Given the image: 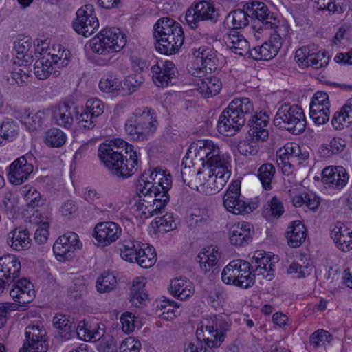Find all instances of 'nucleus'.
I'll list each match as a JSON object with an SVG mask.
<instances>
[{"label": "nucleus", "instance_id": "1", "mask_svg": "<svg viewBox=\"0 0 352 352\" xmlns=\"http://www.w3.org/2000/svg\"><path fill=\"white\" fill-rule=\"evenodd\" d=\"M98 151L101 162L115 177L126 179L138 170V154L134 147L122 139L106 140Z\"/></svg>", "mask_w": 352, "mask_h": 352}, {"label": "nucleus", "instance_id": "2", "mask_svg": "<svg viewBox=\"0 0 352 352\" xmlns=\"http://www.w3.org/2000/svg\"><path fill=\"white\" fill-rule=\"evenodd\" d=\"M21 268V263L14 255L0 257V294L12 285L9 292L10 296L16 302L23 305L33 300L34 291L27 278L19 279Z\"/></svg>", "mask_w": 352, "mask_h": 352}, {"label": "nucleus", "instance_id": "3", "mask_svg": "<svg viewBox=\"0 0 352 352\" xmlns=\"http://www.w3.org/2000/svg\"><path fill=\"white\" fill-rule=\"evenodd\" d=\"M158 125L156 113L149 107L137 108L124 124L125 131L133 140L144 141L156 131Z\"/></svg>", "mask_w": 352, "mask_h": 352}, {"label": "nucleus", "instance_id": "4", "mask_svg": "<svg viewBox=\"0 0 352 352\" xmlns=\"http://www.w3.org/2000/svg\"><path fill=\"white\" fill-rule=\"evenodd\" d=\"M149 178L153 181L157 179V184L153 192V204L149 202L142 212V215L146 218L162 212L170 201L168 192L172 186L171 175L160 168H155L149 174Z\"/></svg>", "mask_w": 352, "mask_h": 352}, {"label": "nucleus", "instance_id": "5", "mask_svg": "<svg viewBox=\"0 0 352 352\" xmlns=\"http://www.w3.org/2000/svg\"><path fill=\"white\" fill-rule=\"evenodd\" d=\"M274 124L280 129L298 135L305 130V116L299 106L285 103L278 108L274 118Z\"/></svg>", "mask_w": 352, "mask_h": 352}, {"label": "nucleus", "instance_id": "6", "mask_svg": "<svg viewBox=\"0 0 352 352\" xmlns=\"http://www.w3.org/2000/svg\"><path fill=\"white\" fill-rule=\"evenodd\" d=\"M126 43V35L117 28L104 29L89 41L92 51L99 54L119 52Z\"/></svg>", "mask_w": 352, "mask_h": 352}, {"label": "nucleus", "instance_id": "7", "mask_svg": "<svg viewBox=\"0 0 352 352\" xmlns=\"http://www.w3.org/2000/svg\"><path fill=\"white\" fill-rule=\"evenodd\" d=\"M221 279L226 284L244 289L254 284L250 262L241 259L234 260L227 265L222 271Z\"/></svg>", "mask_w": 352, "mask_h": 352}, {"label": "nucleus", "instance_id": "8", "mask_svg": "<svg viewBox=\"0 0 352 352\" xmlns=\"http://www.w3.org/2000/svg\"><path fill=\"white\" fill-rule=\"evenodd\" d=\"M232 322L226 315H215L211 320V324L205 327L206 335L204 338L205 344L209 348L219 347L225 340L227 332L230 331Z\"/></svg>", "mask_w": 352, "mask_h": 352}, {"label": "nucleus", "instance_id": "9", "mask_svg": "<svg viewBox=\"0 0 352 352\" xmlns=\"http://www.w3.org/2000/svg\"><path fill=\"white\" fill-rule=\"evenodd\" d=\"M25 340L19 352H47L49 340L43 325L30 324L25 330Z\"/></svg>", "mask_w": 352, "mask_h": 352}, {"label": "nucleus", "instance_id": "10", "mask_svg": "<svg viewBox=\"0 0 352 352\" xmlns=\"http://www.w3.org/2000/svg\"><path fill=\"white\" fill-rule=\"evenodd\" d=\"M87 102L85 104L86 109H82L81 112L78 111L77 107H74L72 109V107L66 102L59 104L54 112V118L56 123L64 128H70L74 122L73 113H74L76 120H78V125L79 130L85 131L87 129L86 122L87 120L84 118V116H87Z\"/></svg>", "mask_w": 352, "mask_h": 352}, {"label": "nucleus", "instance_id": "11", "mask_svg": "<svg viewBox=\"0 0 352 352\" xmlns=\"http://www.w3.org/2000/svg\"><path fill=\"white\" fill-rule=\"evenodd\" d=\"M122 233V228L116 222H99L95 226L92 232L93 243L99 248H104L115 243Z\"/></svg>", "mask_w": 352, "mask_h": 352}, {"label": "nucleus", "instance_id": "12", "mask_svg": "<svg viewBox=\"0 0 352 352\" xmlns=\"http://www.w3.org/2000/svg\"><path fill=\"white\" fill-rule=\"evenodd\" d=\"M219 14L214 4L209 1L198 2L193 8L186 11L185 19L189 27L195 29L199 27V22L210 21L216 23Z\"/></svg>", "mask_w": 352, "mask_h": 352}, {"label": "nucleus", "instance_id": "13", "mask_svg": "<svg viewBox=\"0 0 352 352\" xmlns=\"http://www.w3.org/2000/svg\"><path fill=\"white\" fill-rule=\"evenodd\" d=\"M248 10V15L252 20L257 21L261 23L259 30H276L278 28L279 21L274 16L263 2L252 1L245 6ZM277 32L276 30H275Z\"/></svg>", "mask_w": 352, "mask_h": 352}, {"label": "nucleus", "instance_id": "14", "mask_svg": "<svg viewBox=\"0 0 352 352\" xmlns=\"http://www.w3.org/2000/svg\"><path fill=\"white\" fill-rule=\"evenodd\" d=\"M269 116L265 112H256L247 121L248 134L252 141L264 142L269 138Z\"/></svg>", "mask_w": 352, "mask_h": 352}, {"label": "nucleus", "instance_id": "15", "mask_svg": "<svg viewBox=\"0 0 352 352\" xmlns=\"http://www.w3.org/2000/svg\"><path fill=\"white\" fill-rule=\"evenodd\" d=\"M32 155L21 156L14 160L9 167L8 177L14 185H20L25 182L33 172Z\"/></svg>", "mask_w": 352, "mask_h": 352}, {"label": "nucleus", "instance_id": "16", "mask_svg": "<svg viewBox=\"0 0 352 352\" xmlns=\"http://www.w3.org/2000/svg\"><path fill=\"white\" fill-rule=\"evenodd\" d=\"M245 123V118L240 117L227 107L221 113L217 127L221 134L231 136L238 133Z\"/></svg>", "mask_w": 352, "mask_h": 352}, {"label": "nucleus", "instance_id": "17", "mask_svg": "<svg viewBox=\"0 0 352 352\" xmlns=\"http://www.w3.org/2000/svg\"><path fill=\"white\" fill-rule=\"evenodd\" d=\"M349 182V174L342 166H329L322 171V182L327 187L341 189Z\"/></svg>", "mask_w": 352, "mask_h": 352}, {"label": "nucleus", "instance_id": "18", "mask_svg": "<svg viewBox=\"0 0 352 352\" xmlns=\"http://www.w3.org/2000/svg\"><path fill=\"white\" fill-rule=\"evenodd\" d=\"M158 63L152 66L153 80L157 87H164L173 84L172 80L178 74V70L175 64L170 60Z\"/></svg>", "mask_w": 352, "mask_h": 352}, {"label": "nucleus", "instance_id": "19", "mask_svg": "<svg viewBox=\"0 0 352 352\" xmlns=\"http://www.w3.org/2000/svg\"><path fill=\"white\" fill-rule=\"evenodd\" d=\"M283 39L275 34L260 46L251 50L250 57L255 60H270L273 58L282 47Z\"/></svg>", "mask_w": 352, "mask_h": 352}, {"label": "nucleus", "instance_id": "20", "mask_svg": "<svg viewBox=\"0 0 352 352\" xmlns=\"http://www.w3.org/2000/svg\"><path fill=\"white\" fill-rule=\"evenodd\" d=\"M52 325L55 329V338L62 342L70 340L75 335L76 325L69 316L56 314L52 318Z\"/></svg>", "mask_w": 352, "mask_h": 352}, {"label": "nucleus", "instance_id": "21", "mask_svg": "<svg viewBox=\"0 0 352 352\" xmlns=\"http://www.w3.org/2000/svg\"><path fill=\"white\" fill-rule=\"evenodd\" d=\"M184 41L182 28L175 29V32L162 38L156 43L155 48L161 54L170 55L179 52Z\"/></svg>", "mask_w": 352, "mask_h": 352}, {"label": "nucleus", "instance_id": "22", "mask_svg": "<svg viewBox=\"0 0 352 352\" xmlns=\"http://www.w3.org/2000/svg\"><path fill=\"white\" fill-rule=\"evenodd\" d=\"M188 151L190 153H194L195 157L202 162L203 167H205L206 163L218 155L220 149L212 140H200L192 144Z\"/></svg>", "mask_w": 352, "mask_h": 352}, {"label": "nucleus", "instance_id": "23", "mask_svg": "<svg viewBox=\"0 0 352 352\" xmlns=\"http://www.w3.org/2000/svg\"><path fill=\"white\" fill-rule=\"evenodd\" d=\"M191 52L195 58V66H197L199 63L210 73L217 69L219 59L217 52L213 48L204 46L198 49L192 48Z\"/></svg>", "mask_w": 352, "mask_h": 352}, {"label": "nucleus", "instance_id": "24", "mask_svg": "<svg viewBox=\"0 0 352 352\" xmlns=\"http://www.w3.org/2000/svg\"><path fill=\"white\" fill-rule=\"evenodd\" d=\"M331 237L338 248L346 252L352 249V227L342 222H337L331 230Z\"/></svg>", "mask_w": 352, "mask_h": 352}, {"label": "nucleus", "instance_id": "25", "mask_svg": "<svg viewBox=\"0 0 352 352\" xmlns=\"http://www.w3.org/2000/svg\"><path fill=\"white\" fill-rule=\"evenodd\" d=\"M254 234L252 226L248 222L238 223L231 227L230 241L234 245L243 246L251 241Z\"/></svg>", "mask_w": 352, "mask_h": 352}, {"label": "nucleus", "instance_id": "26", "mask_svg": "<svg viewBox=\"0 0 352 352\" xmlns=\"http://www.w3.org/2000/svg\"><path fill=\"white\" fill-rule=\"evenodd\" d=\"M241 195V181L234 180L229 186L223 197V206L226 209L234 214H238L237 211L240 210L239 207L243 200L240 199Z\"/></svg>", "mask_w": 352, "mask_h": 352}, {"label": "nucleus", "instance_id": "27", "mask_svg": "<svg viewBox=\"0 0 352 352\" xmlns=\"http://www.w3.org/2000/svg\"><path fill=\"white\" fill-rule=\"evenodd\" d=\"M226 45L234 53L240 56H250L251 50L248 41L236 30H230L225 36Z\"/></svg>", "mask_w": 352, "mask_h": 352}, {"label": "nucleus", "instance_id": "28", "mask_svg": "<svg viewBox=\"0 0 352 352\" xmlns=\"http://www.w3.org/2000/svg\"><path fill=\"white\" fill-rule=\"evenodd\" d=\"M170 294L181 300L190 297L195 292L192 283L186 277L175 278L170 281Z\"/></svg>", "mask_w": 352, "mask_h": 352}, {"label": "nucleus", "instance_id": "29", "mask_svg": "<svg viewBox=\"0 0 352 352\" xmlns=\"http://www.w3.org/2000/svg\"><path fill=\"white\" fill-rule=\"evenodd\" d=\"M221 253L217 247L211 246L205 248L198 256V262L204 273L219 267Z\"/></svg>", "mask_w": 352, "mask_h": 352}, {"label": "nucleus", "instance_id": "30", "mask_svg": "<svg viewBox=\"0 0 352 352\" xmlns=\"http://www.w3.org/2000/svg\"><path fill=\"white\" fill-rule=\"evenodd\" d=\"M306 228L300 221H292L286 232L288 245L293 248L300 247L306 239Z\"/></svg>", "mask_w": 352, "mask_h": 352}, {"label": "nucleus", "instance_id": "31", "mask_svg": "<svg viewBox=\"0 0 352 352\" xmlns=\"http://www.w3.org/2000/svg\"><path fill=\"white\" fill-rule=\"evenodd\" d=\"M34 69L36 76L40 80L47 78L51 74L55 77L60 74L59 69L54 65L51 58L45 55L35 62Z\"/></svg>", "mask_w": 352, "mask_h": 352}, {"label": "nucleus", "instance_id": "32", "mask_svg": "<svg viewBox=\"0 0 352 352\" xmlns=\"http://www.w3.org/2000/svg\"><path fill=\"white\" fill-rule=\"evenodd\" d=\"M175 28H182V26L174 19L169 17L159 19L153 27V36L157 43L166 36L168 38V34L175 32Z\"/></svg>", "mask_w": 352, "mask_h": 352}, {"label": "nucleus", "instance_id": "33", "mask_svg": "<svg viewBox=\"0 0 352 352\" xmlns=\"http://www.w3.org/2000/svg\"><path fill=\"white\" fill-rule=\"evenodd\" d=\"M148 175L147 173H144L138 178L135 182V188L140 200L143 199V201L149 204V199L153 198V192L157 186V179L150 181Z\"/></svg>", "mask_w": 352, "mask_h": 352}, {"label": "nucleus", "instance_id": "34", "mask_svg": "<svg viewBox=\"0 0 352 352\" xmlns=\"http://www.w3.org/2000/svg\"><path fill=\"white\" fill-rule=\"evenodd\" d=\"M8 244L16 251L28 248L30 244L28 232L20 228L14 229L8 234Z\"/></svg>", "mask_w": 352, "mask_h": 352}, {"label": "nucleus", "instance_id": "35", "mask_svg": "<svg viewBox=\"0 0 352 352\" xmlns=\"http://www.w3.org/2000/svg\"><path fill=\"white\" fill-rule=\"evenodd\" d=\"M232 112H234L240 117L245 118L246 122L248 117L252 116L254 112L253 102L248 98H237L234 99L228 107Z\"/></svg>", "mask_w": 352, "mask_h": 352}, {"label": "nucleus", "instance_id": "36", "mask_svg": "<svg viewBox=\"0 0 352 352\" xmlns=\"http://www.w3.org/2000/svg\"><path fill=\"white\" fill-rule=\"evenodd\" d=\"M199 80L200 82L197 83V90L205 98L217 95L222 87L220 79L217 76L207 77Z\"/></svg>", "mask_w": 352, "mask_h": 352}, {"label": "nucleus", "instance_id": "37", "mask_svg": "<svg viewBox=\"0 0 352 352\" xmlns=\"http://www.w3.org/2000/svg\"><path fill=\"white\" fill-rule=\"evenodd\" d=\"M346 146L345 140L336 137L329 143L323 144L319 148V153L323 157L329 158L342 152Z\"/></svg>", "mask_w": 352, "mask_h": 352}, {"label": "nucleus", "instance_id": "38", "mask_svg": "<svg viewBox=\"0 0 352 352\" xmlns=\"http://www.w3.org/2000/svg\"><path fill=\"white\" fill-rule=\"evenodd\" d=\"M119 245L122 258L130 263L135 262L137 255L142 251V245L138 241L124 239Z\"/></svg>", "mask_w": 352, "mask_h": 352}, {"label": "nucleus", "instance_id": "39", "mask_svg": "<svg viewBox=\"0 0 352 352\" xmlns=\"http://www.w3.org/2000/svg\"><path fill=\"white\" fill-rule=\"evenodd\" d=\"M248 10H235L230 12L225 19V24L229 28L240 29L246 26L249 23L250 16L248 15Z\"/></svg>", "mask_w": 352, "mask_h": 352}, {"label": "nucleus", "instance_id": "40", "mask_svg": "<svg viewBox=\"0 0 352 352\" xmlns=\"http://www.w3.org/2000/svg\"><path fill=\"white\" fill-rule=\"evenodd\" d=\"M212 212L208 208H197L190 214L188 223L191 227L202 228L209 225L212 221Z\"/></svg>", "mask_w": 352, "mask_h": 352}, {"label": "nucleus", "instance_id": "41", "mask_svg": "<svg viewBox=\"0 0 352 352\" xmlns=\"http://www.w3.org/2000/svg\"><path fill=\"white\" fill-rule=\"evenodd\" d=\"M53 252L56 258L61 262L71 260L74 256V248L68 246L66 239L59 236L53 245Z\"/></svg>", "mask_w": 352, "mask_h": 352}, {"label": "nucleus", "instance_id": "42", "mask_svg": "<svg viewBox=\"0 0 352 352\" xmlns=\"http://www.w3.org/2000/svg\"><path fill=\"white\" fill-rule=\"evenodd\" d=\"M144 283L140 280L139 278L133 280L129 294V300L132 305L135 307H140L144 304L147 300L148 295L144 292Z\"/></svg>", "mask_w": 352, "mask_h": 352}, {"label": "nucleus", "instance_id": "43", "mask_svg": "<svg viewBox=\"0 0 352 352\" xmlns=\"http://www.w3.org/2000/svg\"><path fill=\"white\" fill-rule=\"evenodd\" d=\"M118 284L116 276L110 272H104L98 278L96 287L100 293L109 292L113 290Z\"/></svg>", "mask_w": 352, "mask_h": 352}, {"label": "nucleus", "instance_id": "44", "mask_svg": "<svg viewBox=\"0 0 352 352\" xmlns=\"http://www.w3.org/2000/svg\"><path fill=\"white\" fill-rule=\"evenodd\" d=\"M275 172V167L270 163L263 164L259 167L257 175L265 190H269L272 188V181Z\"/></svg>", "mask_w": 352, "mask_h": 352}, {"label": "nucleus", "instance_id": "45", "mask_svg": "<svg viewBox=\"0 0 352 352\" xmlns=\"http://www.w3.org/2000/svg\"><path fill=\"white\" fill-rule=\"evenodd\" d=\"M65 133L58 128L49 129L45 135V143L52 148L61 147L66 142Z\"/></svg>", "mask_w": 352, "mask_h": 352}, {"label": "nucleus", "instance_id": "46", "mask_svg": "<svg viewBox=\"0 0 352 352\" xmlns=\"http://www.w3.org/2000/svg\"><path fill=\"white\" fill-rule=\"evenodd\" d=\"M88 5H85L84 6L79 8L76 13V17L72 22V28L78 34H81L85 37H87L86 33V28L87 21L88 16L87 15V8Z\"/></svg>", "mask_w": 352, "mask_h": 352}, {"label": "nucleus", "instance_id": "47", "mask_svg": "<svg viewBox=\"0 0 352 352\" xmlns=\"http://www.w3.org/2000/svg\"><path fill=\"white\" fill-rule=\"evenodd\" d=\"M16 128L12 121H4L0 124V146L16 138L18 134Z\"/></svg>", "mask_w": 352, "mask_h": 352}, {"label": "nucleus", "instance_id": "48", "mask_svg": "<svg viewBox=\"0 0 352 352\" xmlns=\"http://www.w3.org/2000/svg\"><path fill=\"white\" fill-rule=\"evenodd\" d=\"M270 263H275V262L272 261L271 257L267 256L265 252L261 251L255 252L250 262L252 271L261 270V267H265L270 265Z\"/></svg>", "mask_w": 352, "mask_h": 352}, {"label": "nucleus", "instance_id": "49", "mask_svg": "<svg viewBox=\"0 0 352 352\" xmlns=\"http://www.w3.org/2000/svg\"><path fill=\"white\" fill-rule=\"evenodd\" d=\"M144 82V78L140 75H131L127 76L123 83H122V89L126 94H131L136 91Z\"/></svg>", "mask_w": 352, "mask_h": 352}, {"label": "nucleus", "instance_id": "50", "mask_svg": "<svg viewBox=\"0 0 352 352\" xmlns=\"http://www.w3.org/2000/svg\"><path fill=\"white\" fill-rule=\"evenodd\" d=\"M99 87L104 91L114 92L122 88V82L116 75L109 74L100 80Z\"/></svg>", "mask_w": 352, "mask_h": 352}, {"label": "nucleus", "instance_id": "51", "mask_svg": "<svg viewBox=\"0 0 352 352\" xmlns=\"http://www.w3.org/2000/svg\"><path fill=\"white\" fill-rule=\"evenodd\" d=\"M137 255L135 262L138 263L143 268H148L154 265L156 261V254L153 250L148 247L146 250L142 248L141 252Z\"/></svg>", "mask_w": 352, "mask_h": 352}, {"label": "nucleus", "instance_id": "52", "mask_svg": "<svg viewBox=\"0 0 352 352\" xmlns=\"http://www.w3.org/2000/svg\"><path fill=\"white\" fill-rule=\"evenodd\" d=\"M333 339V336L329 331L318 329L310 336L309 343L314 348H318L324 345L325 342L330 343Z\"/></svg>", "mask_w": 352, "mask_h": 352}, {"label": "nucleus", "instance_id": "53", "mask_svg": "<svg viewBox=\"0 0 352 352\" xmlns=\"http://www.w3.org/2000/svg\"><path fill=\"white\" fill-rule=\"evenodd\" d=\"M228 175H221V176H213L209 175L207 179V186L209 189L208 192L210 194L219 192L228 181Z\"/></svg>", "mask_w": 352, "mask_h": 352}, {"label": "nucleus", "instance_id": "54", "mask_svg": "<svg viewBox=\"0 0 352 352\" xmlns=\"http://www.w3.org/2000/svg\"><path fill=\"white\" fill-rule=\"evenodd\" d=\"M105 334V327L96 319L89 320V342L100 341Z\"/></svg>", "mask_w": 352, "mask_h": 352}, {"label": "nucleus", "instance_id": "55", "mask_svg": "<svg viewBox=\"0 0 352 352\" xmlns=\"http://www.w3.org/2000/svg\"><path fill=\"white\" fill-rule=\"evenodd\" d=\"M284 212V207L281 201L274 196L268 202L267 207L264 210L265 215L280 217Z\"/></svg>", "mask_w": 352, "mask_h": 352}, {"label": "nucleus", "instance_id": "56", "mask_svg": "<svg viewBox=\"0 0 352 352\" xmlns=\"http://www.w3.org/2000/svg\"><path fill=\"white\" fill-rule=\"evenodd\" d=\"M157 307L163 310L162 316L164 318L172 319L177 316L179 305L173 300L164 299Z\"/></svg>", "mask_w": 352, "mask_h": 352}, {"label": "nucleus", "instance_id": "57", "mask_svg": "<svg viewBox=\"0 0 352 352\" xmlns=\"http://www.w3.org/2000/svg\"><path fill=\"white\" fill-rule=\"evenodd\" d=\"M228 297V294L224 288L219 285L212 286L208 291V302L212 304L221 302Z\"/></svg>", "mask_w": 352, "mask_h": 352}, {"label": "nucleus", "instance_id": "58", "mask_svg": "<svg viewBox=\"0 0 352 352\" xmlns=\"http://www.w3.org/2000/svg\"><path fill=\"white\" fill-rule=\"evenodd\" d=\"M309 117L318 125L324 124L329 120V107H325L322 111L318 108L309 107Z\"/></svg>", "mask_w": 352, "mask_h": 352}, {"label": "nucleus", "instance_id": "59", "mask_svg": "<svg viewBox=\"0 0 352 352\" xmlns=\"http://www.w3.org/2000/svg\"><path fill=\"white\" fill-rule=\"evenodd\" d=\"M70 52L69 50L63 49L60 52V46H58V54H52L50 52L48 53L47 56L51 58L53 61V63L58 69H60L66 67L69 63V56Z\"/></svg>", "mask_w": 352, "mask_h": 352}, {"label": "nucleus", "instance_id": "60", "mask_svg": "<svg viewBox=\"0 0 352 352\" xmlns=\"http://www.w3.org/2000/svg\"><path fill=\"white\" fill-rule=\"evenodd\" d=\"M32 40L28 36H24L21 38H19L14 42V49L17 52L18 55H22L23 58L28 57L32 58L31 54H28V52L32 48Z\"/></svg>", "mask_w": 352, "mask_h": 352}, {"label": "nucleus", "instance_id": "61", "mask_svg": "<svg viewBox=\"0 0 352 352\" xmlns=\"http://www.w3.org/2000/svg\"><path fill=\"white\" fill-rule=\"evenodd\" d=\"M98 342L96 346L98 352H118V345L113 336L107 335Z\"/></svg>", "mask_w": 352, "mask_h": 352}, {"label": "nucleus", "instance_id": "62", "mask_svg": "<svg viewBox=\"0 0 352 352\" xmlns=\"http://www.w3.org/2000/svg\"><path fill=\"white\" fill-rule=\"evenodd\" d=\"M78 206L73 200L65 201L59 209L60 214L67 219H72L78 215Z\"/></svg>", "mask_w": 352, "mask_h": 352}, {"label": "nucleus", "instance_id": "63", "mask_svg": "<svg viewBox=\"0 0 352 352\" xmlns=\"http://www.w3.org/2000/svg\"><path fill=\"white\" fill-rule=\"evenodd\" d=\"M28 74L21 68H15L8 76V82L10 85H23L28 80Z\"/></svg>", "mask_w": 352, "mask_h": 352}, {"label": "nucleus", "instance_id": "64", "mask_svg": "<svg viewBox=\"0 0 352 352\" xmlns=\"http://www.w3.org/2000/svg\"><path fill=\"white\" fill-rule=\"evenodd\" d=\"M141 343L139 340L129 337L122 342L120 346V352H139Z\"/></svg>", "mask_w": 352, "mask_h": 352}]
</instances>
